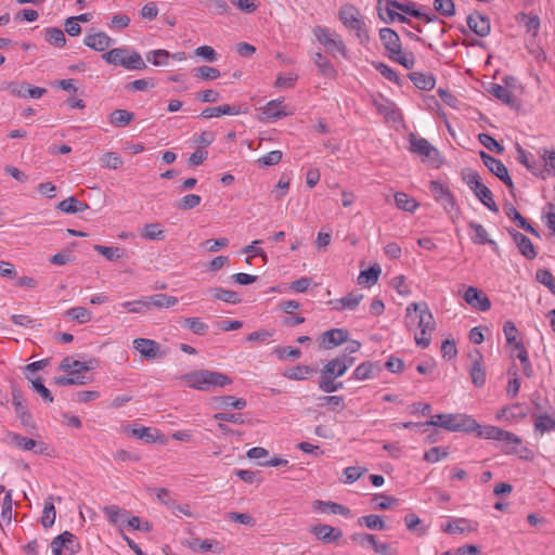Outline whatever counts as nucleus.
I'll return each instance as SVG.
<instances>
[{
    "instance_id": "24",
    "label": "nucleus",
    "mask_w": 555,
    "mask_h": 555,
    "mask_svg": "<svg viewBox=\"0 0 555 555\" xmlns=\"http://www.w3.org/2000/svg\"><path fill=\"white\" fill-rule=\"evenodd\" d=\"M113 39L104 31L89 34L85 37L83 43L94 51L103 52L113 44Z\"/></svg>"
},
{
    "instance_id": "46",
    "label": "nucleus",
    "mask_w": 555,
    "mask_h": 555,
    "mask_svg": "<svg viewBox=\"0 0 555 555\" xmlns=\"http://www.w3.org/2000/svg\"><path fill=\"white\" fill-rule=\"evenodd\" d=\"M406 529L412 532H417L418 535H425L428 527L423 525V520L416 514H406L404 516Z\"/></svg>"
},
{
    "instance_id": "19",
    "label": "nucleus",
    "mask_w": 555,
    "mask_h": 555,
    "mask_svg": "<svg viewBox=\"0 0 555 555\" xmlns=\"http://www.w3.org/2000/svg\"><path fill=\"white\" fill-rule=\"evenodd\" d=\"M310 532L320 541L324 543L337 542L343 537V531L339 528L330 525L318 524L310 528Z\"/></svg>"
},
{
    "instance_id": "57",
    "label": "nucleus",
    "mask_w": 555,
    "mask_h": 555,
    "mask_svg": "<svg viewBox=\"0 0 555 555\" xmlns=\"http://www.w3.org/2000/svg\"><path fill=\"white\" fill-rule=\"evenodd\" d=\"M434 9L446 17L455 15V4L453 0H434Z\"/></svg>"
},
{
    "instance_id": "30",
    "label": "nucleus",
    "mask_w": 555,
    "mask_h": 555,
    "mask_svg": "<svg viewBox=\"0 0 555 555\" xmlns=\"http://www.w3.org/2000/svg\"><path fill=\"white\" fill-rule=\"evenodd\" d=\"M495 420L506 425L517 424L520 420V406L518 404H512L501 409Z\"/></svg>"
},
{
    "instance_id": "60",
    "label": "nucleus",
    "mask_w": 555,
    "mask_h": 555,
    "mask_svg": "<svg viewBox=\"0 0 555 555\" xmlns=\"http://www.w3.org/2000/svg\"><path fill=\"white\" fill-rule=\"evenodd\" d=\"M66 313L80 324L88 323L91 320V312L85 307H73Z\"/></svg>"
},
{
    "instance_id": "51",
    "label": "nucleus",
    "mask_w": 555,
    "mask_h": 555,
    "mask_svg": "<svg viewBox=\"0 0 555 555\" xmlns=\"http://www.w3.org/2000/svg\"><path fill=\"white\" fill-rule=\"evenodd\" d=\"M94 250H96L100 255L109 261H116L120 258H124L126 255L125 249L113 246L94 245Z\"/></svg>"
},
{
    "instance_id": "23",
    "label": "nucleus",
    "mask_w": 555,
    "mask_h": 555,
    "mask_svg": "<svg viewBox=\"0 0 555 555\" xmlns=\"http://www.w3.org/2000/svg\"><path fill=\"white\" fill-rule=\"evenodd\" d=\"M467 26L479 37L488 36L491 30L489 18L478 12H474L467 16Z\"/></svg>"
},
{
    "instance_id": "1",
    "label": "nucleus",
    "mask_w": 555,
    "mask_h": 555,
    "mask_svg": "<svg viewBox=\"0 0 555 555\" xmlns=\"http://www.w3.org/2000/svg\"><path fill=\"white\" fill-rule=\"evenodd\" d=\"M405 325L409 328L414 326L420 328V333L414 336L418 347L425 349L430 345L433 332L436 328V322L426 302H411L406 307Z\"/></svg>"
},
{
    "instance_id": "9",
    "label": "nucleus",
    "mask_w": 555,
    "mask_h": 555,
    "mask_svg": "<svg viewBox=\"0 0 555 555\" xmlns=\"http://www.w3.org/2000/svg\"><path fill=\"white\" fill-rule=\"evenodd\" d=\"M313 35L317 40L323 44L332 54L337 52L343 57H347L346 44L338 34L331 31L326 27L315 26L313 28Z\"/></svg>"
},
{
    "instance_id": "37",
    "label": "nucleus",
    "mask_w": 555,
    "mask_h": 555,
    "mask_svg": "<svg viewBox=\"0 0 555 555\" xmlns=\"http://www.w3.org/2000/svg\"><path fill=\"white\" fill-rule=\"evenodd\" d=\"M391 0H377V11L379 18L386 24L396 22L397 8L390 5Z\"/></svg>"
},
{
    "instance_id": "22",
    "label": "nucleus",
    "mask_w": 555,
    "mask_h": 555,
    "mask_svg": "<svg viewBox=\"0 0 555 555\" xmlns=\"http://www.w3.org/2000/svg\"><path fill=\"white\" fill-rule=\"evenodd\" d=\"M130 434L141 440L149 443L159 442L160 444L167 443V438L160 433V430L152 427L138 426L131 427Z\"/></svg>"
},
{
    "instance_id": "64",
    "label": "nucleus",
    "mask_w": 555,
    "mask_h": 555,
    "mask_svg": "<svg viewBox=\"0 0 555 555\" xmlns=\"http://www.w3.org/2000/svg\"><path fill=\"white\" fill-rule=\"evenodd\" d=\"M543 218L551 234L555 236V205L552 203L546 204L543 209Z\"/></svg>"
},
{
    "instance_id": "56",
    "label": "nucleus",
    "mask_w": 555,
    "mask_h": 555,
    "mask_svg": "<svg viewBox=\"0 0 555 555\" xmlns=\"http://www.w3.org/2000/svg\"><path fill=\"white\" fill-rule=\"evenodd\" d=\"M184 325L196 335H205L209 328L208 324L196 317L184 319Z\"/></svg>"
},
{
    "instance_id": "45",
    "label": "nucleus",
    "mask_w": 555,
    "mask_h": 555,
    "mask_svg": "<svg viewBox=\"0 0 555 555\" xmlns=\"http://www.w3.org/2000/svg\"><path fill=\"white\" fill-rule=\"evenodd\" d=\"M44 36L47 42L51 46L63 48L66 44V38L64 31L57 27H47L44 29Z\"/></svg>"
},
{
    "instance_id": "50",
    "label": "nucleus",
    "mask_w": 555,
    "mask_h": 555,
    "mask_svg": "<svg viewBox=\"0 0 555 555\" xmlns=\"http://www.w3.org/2000/svg\"><path fill=\"white\" fill-rule=\"evenodd\" d=\"M336 377L327 376L321 372L320 379L318 382L319 389L332 393L344 387L341 382H335Z\"/></svg>"
},
{
    "instance_id": "42",
    "label": "nucleus",
    "mask_w": 555,
    "mask_h": 555,
    "mask_svg": "<svg viewBox=\"0 0 555 555\" xmlns=\"http://www.w3.org/2000/svg\"><path fill=\"white\" fill-rule=\"evenodd\" d=\"M56 512L53 496H49L43 506L41 525L43 528H51L55 522Z\"/></svg>"
},
{
    "instance_id": "53",
    "label": "nucleus",
    "mask_w": 555,
    "mask_h": 555,
    "mask_svg": "<svg viewBox=\"0 0 555 555\" xmlns=\"http://www.w3.org/2000/svg\"><path fill=\"white\" fill-rule=\"evenodd\" d=\"M555 428V418L551 415L534 416V429L541 434L550 431Z\"/></svg>"
},
{
    "instance_id": "26",
    "label": "nucleus",
    "mask_w": 555,
    "mask_h": 555,
    "mask_svg": "<svg viewBox=\"0 0 555 555\" xmlns=\"http://www.w3.org/2000/svg\"><path fill=\"white\" fill-rule=\"evenodd\" d=\"M379 38L385 49L391 53H400L401 41L398 34L388 27L379 30Z\"/></svg>"
},
{
    "instance_id": "38",
    "label": "nucleus",
    "mask_w": 555,
    "mask_h": 555,
    "mask_svg": "<svg viewBox=\"0 0 555 555\" xmlns=\"http://www.w3.org/2000/svg\"><path fill=\"white\" fill-rule=\"evenodd\" d=\"M522 165L526 166L534 176L545 178L544 173L547 170L544 168L541 156L533 158L522 151Z\"/></svg>"
},
{
    "instance_id": "3",
    "label": "nucleus",
    "mask_w": 555,
    "mask_h": 555,
    "mask_svg": "<svg viewBox=\"0 0 555 555\" xmlns=\"http://www.w3.org/2000/svg\"><path fill=\"white\" fill-rule=\"evenodd\" d=\"M98 366L95 359L81 362L69 357L64 358L60 363V370L68 372L66 375L57 376L54 382L59 386L85 385L83 373L94 370Z\"/></svg>"
},
{
    "instance_id": "25",
    "label": "nucleus",
    "mask_w": 555,
    "mask_h": 555,
    "mask_svg": "<svg viewBox=\"0 0 555 555\" xmlns=\"http://www.w3.org/2000/svg\"><path fill=\"white\" fill-rule=\"evenodd\" d=\"M11 441L20 449L24 451H34L37 454H43L48 450L46 443L37 442L31 438H27L18 434H13L11 436Z\"/></svg>"
},
{
    "instance_id": "52",
    "label": "nucleus",
    "mask_w": 555,
    "mask_h": 555,
    "mask_svg": "<svg viewBox=\"0 0 555 555\" xmlns=\"http://www.w3.org/2000/svg\"><path fill=\"white\" fill-rule=\"evenodd\" d=\"M141 236L146 240H164L165 232L159 223H147L144 225Z\"/></svg>"
},
{
    "instance_id": "48",
    "label": "nucleus",
    "mask_w": 555,
    "mask_h": 555,
    "mask_svg": "<svg viewBox=\"0 0 555 555\" xmlns=\"http://www.w3.org/2000/svg\"><path fill=\"white\" fill-rule=\"evenodd\" d=\"M313 372V369L309 365H296L284 372V377L291 380H305L307 379Z\"/></svg>"
},
{
    "instance_id": "33",
    "label": "nucleus",
    "mask_w": 555,
    "mask_h": 555,
    "mask_svg": "<svg viewBox=\"0 0 555 555\" xmlns=\"http://www.w3.org/2000/svg\"><path fill=\"white\" fill-rule=\"evenodd\" d=\"M145 300H146L147 310L153 306L156 308H170V307L176 306L179 301L177 297L171 296V295H166V294H156L153 296H146Z\"/></svg>"
},
{
    "instance_id": "16",
    "label": "nucleus",
    "mask_w": 555,
    "mask_h": 555,
    "mask_svg": "<svg viewBox=\"0 0 555 555\" xmlns=\"http://www.w3.org/2000/svg\"><path fill=\"white\" fill-rule=\"evenodd\" d=\"M503 333L506 339L505 350L512 359L520 360V341L517 340L518 330L515 323L506 321L503 325Z\"/></svg>"
},
{
    "instance_id": "8",
    "label": "nucleus",
    "mask_w": 555,
    "mask_h": 555,
    "mask_svg": "<svg viewBox=\"0 0 555 555\" xmlns=\"http://www.w3.org/2000/svg\"><path fill=\"white\" fill-rule=\"evenodd\" d=\"M464 181L467 184V186L474 192L476 197L491 211L496 212L499 210L494 199L492 192L490 189L485 185L480 179V176L475 172H468L464 177Z\"/></svg>"
},
{
    "instance_id": "17",
    "label": "nucleus",
    "mask_w": 555,
    "mask_h": 555,
    "mask_svg": "<svg viewBox=\"0 0 555 555\" xmlns=\"http://www.w3.org/2000/svg\"><path fill=\"white\" fill-rule=\"evenodd\" d=\"M464 299L469 306L482 312H486L491 308V302L487 295L474 286L466 288Z\"/></svg>"
},
{
    "instance_id": "28",
    "label": "nucleus",
    "mask_w": 555,
    "mask_h": 555,
    "mask_svg": "<svg viewBox=\"0 0 555 555\" xmlns=\"http://www.w3.org/2000/svg\"><path fill=\"white\" fill-rule=\"evenodd\" d=\"M390 5L397 8L399 11H401L408 15H411L416 18H422L426 23H431L436 20L435 15H429V14L421 12L415 7V3H413V2L403 3V2H399L397 0H391Z\"/></svg>"
},
{
    "instance_id": "31",
    "label": "nucleus",
    "mask_w": 555,
    "mask_h": 555,
    "mask_svg": "<svg viewBox=\"0 0 555 555\" xmlns=\"http://www.w3.org/2000/svg\"><path fill=\"white\" fill-rule=\"evenodd\" d=\"M363 299V295L359 293H349L346 296L336 299L333 301L334 309L341 310H354L361 300Z\"/></svg>"
},
{
    "instance_id": "11",
    "label": "nucleus",
    "mask_w": 555,
    "mask_h": 555,
    "mask_svg": "<svg viewBox=\"0 0 555 555\" xmlns=\"http://www.w3.org/2000/svg\"><path fill=\"white\" fill-rule=\"evenodd\" d=\"M1 89L9 91L13 96L21 99H40L47 93L46 88L34 87L26 82L20 81H5L2 83Z\"/></svg>"
},
{
    "instance_id": "47",
    "label": "nucleus",
    "mask_w": 555,
    "mask_h": 555,
    "mask_svg": "<svg viewBox=\"0 0 555 555\" xmlns=\"http://www.w3.org/2000/svg\"><path fill=\"white\" fill-rule=\"evenodd\" d=\"M380 272L382 270L378 266L370 267L369 269L360 272L358 276V283L360 285L372 286L378 281Z\"/></svg>"
},
{
    "instance_id": "58",
    "label": "nucleus",
    "mask_w": 555,
    "mask_h": 555,
    "mask_svg": "<svg viewBox=\"0 0 555 555\" xmlns=\"http://www.w3.org/2000/svg\"><path fill=\"white\" fill-rule=\"evenodd\" d=\"M202 202V197L197 194L184 195L179 202L176 203V208L180 210H190L197 207Z\"/></svg>"
},
{
    "instance_id": "18",
    "label": "nucleus",
    "mask_w": 555,
    "mask_h": 555,
    "mask_svg": "<svg viewBox=\"0 0 555 555\" xmlns=\"http://www.w3.org/2000/svg\"><path fill=\"white\" fill-rule=\"evenodd\" d=\"M474 431L477 433L479 438L483 439L498 441H518V438L515 435L492 425L481 426L478 424V427Z\"/></svg>"
},
{
    "instance_id": "32",
    "label": "nucleus",
    "mask_w": 555,
    "mask_h": 555,
    "mask_svg": "<svg viewBox=\"0 0 555 555\" xmlns=\"http://www.w3.org/2000/svg\"><path fill=\"white\" fill-rule=\"evenodd\" d=\"M409 78L421 90H431L436 85V78L431 73L412 72Z\"/></svg>"
},
{
    "instance_id": "39",
    "label": "nucleus",
    "mask_w": 555,
    "mask_h": 555,
    "mask_svg": "<svg viewBox=\"0 0 555 555\" xmlns=\"http://www.w3.org/2000/svg\"><path fill=\"white\" fill-rule=\"evenodd\" d=\"M488 92L501 100L503 103L513 105L514 101L512 99L511 89L506 86H502L500 83L491 82L488 87Z\"/></svg>"
},
{
    "instance_id": "40",
    "label": "nucleus",
    "mask_w": 555,
    "mask_h": 555,
    "mask_svg": "<svg viewBox=\"0 0 555 555\" xmlns=\"http://www.w3.org/2000/svg\"><path fill=\"white\" fill-rule=\"evenodd\" d=\"M134 119V114L127 109H115L111 113L108 121L115 127H126Z\"/></svg>"
},
{
    "instance_id": "21",
    "label": "nucleus",
    "mask_w": 555,
    "mask_h": 555,
    "mask_svg": "<svg viewBox=\"0 0 555 555\" xmlns=\"http://www.w3.org/2000/svg\"><path fill=\"white\" fill-rule=\"evenodd\" d=\"M349 332L345 328H332L322 334L321 346L324 349H332L348 341Z\"/></svg>"
},
{
    "instance_id": "59",
    "label": "nucleus",
    "mask_w": 555,
    "mask_h": 555,
    "mask_svg": "<svg viewBox=\"0 0 555 555\" xmlns=\"http://www.w3.org/2000/svg\"><path fill=\"white\" fill-rule=\"evenodd\" d=\"M478 141L491 152L496 154H502L504 152V147L488 133H479Z\"/></svg>"
},
{
    "instance_id": "15",
    "label": "nucleus",
    "mask_w": 555,
    "mask_h": 555,
    "mask_svg": "<svg viewBox=\"0 0 555 555\" xmlns=\"http://www.w3.org/2000/svg\"><path fill=\"white\" fill-rule=\"evenodd\" d=\"M133 348L147 361L162 359L166 353L160 349V345L149 338H135L132 341Z\"/></svg>"
},
{
    "instance_id": "34",
    "label": "nucleus",
    "mask_w": 555,
    "mask_h": 555,
    "mask_svg": "<svg viewBox=\"0 0 555 555\" xmlns=\"http://www.w3.org/2000/svg\"><path fill=\"white\" fill-rule=\"evenodd\" d=\"M315 66L319 68L321 75L327 78H335L337 70L334 65L321 52H315L312 56Z\"/></svg>"
},
{
    "instance_id": "6",
    "label": "nucleus",
    "mask_w": 555,
    "mask_h": 555,
    "mask_svg": "<svg viewBox=\"0 0 555 555\" xmlns=\"http://www.w3.org/2000/svg\"><path fill=\"white\" fill-rule=\"evenodd\" d=\"M106 63L119 65L129 70H140L146 67V64L139 52L128 48H115L102 55Z\"/></svg>"
},
{
    "instance_id": "12",
    "label": "nucleus",
    "mask_w": 555,
    "mask_h": 555,
    "mask_svg": "<svg viewBox=\"0 0 555 555\" xmlns=\"http://www.w3.org/2000/svg\"><path fill=\"white\" fill-rule=\"evenodd\" d=\"M50 546L54 555H63L64 550L73 555L77 554L81 548L76 535L69 531H64L56 535Z\"/></svg>"
},
{
    "instance_id": "63",
    "label": "nucleus",
    "mask_w": 555,
    "mask_h": 555,
    "mask_svg": "<svg viewBox=\"0 0 555 555\" xmlns=\"http://www.w3.org/2000/svg\"><path fill=\"white\" fill-rule=\"evenodd\" d=\"M535 278L538 282L545 285L553 294H555V278L546 269H540L537 271Z\"/></svg>"
},
{
    "instance_id": "55",
    "label": "nucleus",
    "mask_w": 555,
    "mask_h": 555,
    "mask_svg": "<svg viewBox=\"0 0 555 555\" xmlns=\"http://www.w3.org/2000/svg\"><path fill=\"white\" fill-rule=\"evenodd\" d=\"M124 160L116 152H106L101 158V166L108 169H118L122 166Z\"/></svg>"
},
{
    "instance_id": "5",
    "label": "nucleus",
    "mask_w": 555,
    "mask_h": 555,
    "mask_svg": "<svg viewBox=\"0 0 555 555\" xmlns=\"http://www.w3.org/2000/svg\"><path fill=\"white\" fill-rule=\"evenodd\" d=\"M424 425L441 427L450 431H474L478 427L475 418L467 414H437Z\"/></svg>"
},
{
    "instance_id": "13",
    "label": "nucleus",
    "mask_w": 555,
    "mask_h": 555,
    "mask_svg": "<svg viewBox=\"0 0 555 555\" xmlns=\"http://www.w3.org/2000/svg\"><path fill=\"white\" fill-rule=\"evenodd\" d=\"M479 156L483 163V165L489 169L490 172L495 175L501 181L505 183V185L513 191L514 183L508 175V170L506 166L499 159L492 157L490 154L485 151L479 152Z\"/></svg>"
},
{
    "instance_id": "62",
    "label": "nucleus",
    "mask_w": 555,
    "mask_h": 555,
    "mask_svg": "<svg viewBox=\"0 0 555 555\" xmlns=\"http://www.w3.org/2000/svg\"><path fill=\"white\" fill-rule=\"evenodd\" d=\"M195 77H199L205 80H215L220 77V70L210 66H199L193 70Z\"/></svg>"
},
{
    "instance_id": "54",
    "label": "nucleus",
    "mask_w": 555,
    "mask_h": 555,
    "mask_svg": "<svg viewBox=\"0 0 555 555\" xmlns=\"http://www.w3.org/2000/svg\"><path fill=\"white\" fill-rule=\"evenodd\" d=\"M171 53L164 49L152 50L146 54L147 62L154 66L167 65V60L170 59Z\"/></svg>"
},
{
    "instance_id": "4",
    "label": "nucleus",
    "mask_w": 555,
    "mask_h": 555,
    "mask_svg": "<svg viewBox=\"0 0 555 555\" xmlns=\"http://www.w3.org/2000/svg\"><path fill=\"white\" fill-rule=\"evenodd\" d=\"M338 17L341 24L349 30L354 33L361 44H366L370 40L369 28L358 8L352 4H344L339 8Z\"/></svg>"
},
{
    "instance_id": "35",
    "label": "nucleus",
    "mask_w": 555,
    "mask_h": 555,
    "mask_svg": "<svg viewBox=\"0 0 555 555\" xmlns=\"http://www.w3.org/2000/svg\"><path fill=\"white\" fill-rule=\"evenodd\" d=\"M89 208V205L79 201L75 196H69L59 203L57 209L66 214H77L85 211Z\"/></svg>"
},
{
    "instance_id": "2",
    "label": "nucleus",
    "mask_w": 555,
    "mask_h": 555,
    "mask_svg": "<svg viewBox=\"0 0 555 555\" xmlns=\"http://www.w3.org/2000/svg\"><path fill=\"white\" fill-rule=\"evenodd\" d=\"M188 387L199 390L208 391L212 388H222L232 384V379L217 371L197 370L192 371L182 376Z\"/></svg>"
},
{
    "instance_id": "10",
    "label": "nucleus",
    "mask_w": 555,
    "mask_h": 555,
    "mask_svg": "<svg viewBox=\"0 0 555 555\" xmlns=\"http://www.w3.org/2000/svg\"><path fill=\"white\" fill-rule=\"evenodd\" d=\"M292 114L293 112L288 111L287 106L283 104V99H275L259 108L258 120L261 122H275Z\"/></svg>"
},
{
    "instance_id": "29",
    "label": "nucleus",
    "mask_w": 555,
    "mask_h": 555,
    "mask_svg": "<svg viewBox=\"0 0 555 555\" xmlns=\"http://www.w3.org/2000/svg\"><path fill=\"white\" fill-rule=\"evenodd\" d=\"M12 403L21 422L24 425H28L29 422L31 421V414L27 410L22 393L20 392V390L15 388L12 390Z\"/></svg>"
},
{
    "instance_id": "36",
    "label": "nucleus",
    "mask_w": 555,
    "mask_h": 555,
    "mask_svg": "<svg viewBox=\"0 0 555 555\" xmlns=\"http://www.w3.org/2000/svg\"><path fill=\"white\" fill-rule=\"evenodd\" d=\"M468 228L470 229V238L475 244L485 245H495V242L489 238L488 232L486 228L477 222H469Z\"/></svg>"
},
{
    "instance_id": "41",
    "label": "nucleus",
    "mask_w": 555,
    "mask_h": 555,
    "mask_svg": "<svg viewBox=\"0 0 555 555\" xmlns=\"http://www.w3.org/2000/svg\"><path fill=\"white\" fill-rule=\"evenodd\" d=\"M215 402L220 409H235L243 410L246 408L247 402L243 398H235L233 396H221L215 399Z\"/></svg>"
},
{
    "instance_id": "7",
    "label": "nucleus",
    "mask_w": 555,
    "mask_h": 555,
    "mask_svg": "<svg viewBox=\"0 0 555 555\" xmlns=\"http://www.w3.org/2000/svg\"><path fill=\"white\" fill-rule=\"evenodd\" d=\"M410 151L422 157L424 163L438 168L443 159L439 151L433 146L426 139L416 137L415 134L410 135Z\"/></svg>"
},
{
    "instance_id": "49",
    "label": "nucleus",
    "mask_w": 555,
    "mask_h": 555,
    "mask_svg": "<svg viewBox=\"0 0 555 555\" xmlns=\"http://www.w3.org/2000/svg\"><path fill=\"white\" fill-rule=\"evenodd\" d=\"M358 525L371 530H384L386 524L379 515L370 514L358 518Z\"/></svg>"
},
{
    "instance_id": "43",
    "label": "nucleus",
    "mask_w": 555,
    "mask_h": 555,
    "mask_svg": "<svg viewBox=\"0 0 555 555\" xmlns=\"http://www.w3.org/2000/svg\"><path fill=\"white\" fill-rule=\"evenodd\" d=\"M396 206L404 211L414 212L420 204L404 192H397L395 194Z\"/></svg>"
},
{
    "instance_id": "14",
    "label": "nucleus",
    "mask_w": 555,
    "mask_h": 555,
    "mask_svg": "<svg viewBox=\"0 0 555 555\" xmlns=\"http://www.w3.org/2000/svg\"><path fill=\"white\" fill-rule=\"evenodd\" d=\"M356 359L352 356L347 353H341L340 356L331 359L321 370L327 376L332 377H341L351 367L354 363Z\"/></svg>"
},
{
    "instance_id": "27",
    "label": "nucleus",
    "mask_w": 555,
    "mask_h": 555,
    "mask_svg": "<svg viewBox=\"0 0 555 555\" xmlns=\"http://www.w3.org/2000/svg\"><path fill=\"white\" fill-rule=\"evenodd\" d=\"M312 507L314 512H330L332 514L341 515L345 517L350 516V509L348 507L331 501L315 500L312 504Z\"/></svg>"
},
{
    "instance_id": "44",
    "label": "nucleus",
    "mask_w": 555,
    "mask_h": 555,
    "mask_svg": "<svg viewBox=\"0 0 555 555\" xmlns=\"http://www.w3.org/2000/svg\"><path fill=\"white\" fill-rule=\"evenodd\" d=\"M210 293L211 296L217 300H221L233 305L241 302L240 295L234 291L224 289L222 287H215L210 289Z\"/></svg>"
},
{
    "instance_id": "20",
    "label": "nucleus",
    "mask_w": 555,
    "mask_h": 555,
    "mask_svg": "<svg viewBox=\"0 0 555 555\" xmlns=\"http://www.w3.org/2000/svg\"><path fill=\"white\" fill-rule=\"evenodd\" d=\"M380 372L379 362L365 361L353 370L350 379L363 382L376 377Z\"/></svg>"
},
{
    "instance_id": "61",
    "label": "nucleus",
    "mask_w": 555,
    "mask_h": 555,
    "mask_svg": "<svg viewBox=\"0 0 555 555\" xmlns=\"http://www.w3.org/2000/svg\"><path fill=\"white\" fill-rule=\"evenodd\" d=\"M470 376L476 387H481L486 383V371L480 361H476L470 370Z\"/></svg>"
}]
</instances>
